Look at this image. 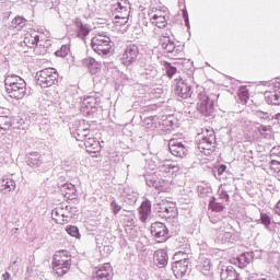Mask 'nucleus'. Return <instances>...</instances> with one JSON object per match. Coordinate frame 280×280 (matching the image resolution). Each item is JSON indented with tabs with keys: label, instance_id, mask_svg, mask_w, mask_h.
Listing matches in <instances>:
<instances>
[{
	"label": "nucleus",
	"instance_id": "obj_14",
	"mask_svg": "<svg viewBox=\"0 0 280 280\" xmlns=\"http://www.w3.org/2000/svg\"><path fill=\"white\" fill-rule=\"evenodd\" d=\"M168 148L173 156H178L179 159H183V156L187 154V148H185V145H183L177 140H171Z\"/></svg>",
	"mask_w": 280,
	"mask_h": 280
},
{
	"label": "nucleus",
	"instance_id": "obj_25",
	"mask_svg": "<svg viewBox=\"0 0 280 280\" xmlns=\"http://www.w3.org/2000/svg\"><path fill=\"white\" fill-rule=\"evenodd\" d=\"M26 23H27V20H25V18L18 15L12 20L11 25L15 30H23Z\"/></svg>",
	"mask_w": 280,
	"mask_h": 280
},
{
	"label": "nucleus",
	"instance_id": "obj_23",
	"mask_svg": "<svg viewBox=\"0 0 280 280\" xmlns=\"http://www.w3.org/2000/svg\"><path fill=\"white\" fill-rule=\"evenodd\" d=\"M51 218L56 224H67V222H69V215L65 214L62 211H52Z\"/></svg>",
	"mask_w": 280,
	"mask_h": 280
},
{
	"label": "nucleus",
	"instance_id": "obj_26",
	"mask_svg": "<svg viewBox=\"0 0 280 280\" xmlns=\"http://www.w3.org/2000/svg\"><path fill=\"white\" fill-rule=\"evenodd\" d=\"M12 128V117L0 116V130H10Z\"/></svg>",
	"mask_w": 280,
	"mask_h": 280
},
{
	"label": "nucleus",
	"instance_id": "obj_12",
	"mask_svg": "<svg viewBox=\"0 0 280 280\" xmlns=\"http://www.w3.org/2000/svg\"><path fill=\"white\" fill-rule=\"evenodd\" d=\"M94 280H113V267L110 264H104L93 275Z\"/></svg>",
	"mask_w": 280,
	"mask_h": 280
},
{
	"label": "nucleus",
	"instance_id": "obj_2",
	"mask_svg": "<svg viewBox=\"0 0 280 280\" xmlns=\"http://www.w3.org/2000/svg\"><path fill=\"white\" fill-rule=\"evenodd\" d=\"M71 270V252L67 249L57 250L52 256V272L57 277H65Z\"/></svg>",
	"mask_w": 280,
	"mask_h": 280
},
{
	"label": "nucleus",
	"instance_id": "obj_32",
	"mask_svg": "<svg viewBox=\"0 0 280 280\" xmlns=\"http://www.w3.org/2000/svg\"><path fill=\"white\" fill-rule=\"evenodd\" d=\"M200 270L203 275H207L211 270V259L205 258L200 264Z\"/></svg>",
	"mask_w": 280,
	"mask_h": 280
},
{
	"label": "nucleus",
	"instance_id": "obj_19",
	"mask_svg": "<svg viewBox=\"0 0 280 280\" xmlns=\"http://www.w3.org/2000/svg\"><path fill=\"white\" fill-rule=\"evenodd\" d=\"M115 14H124L125 16H130V2H128V0H119L117 2V8L115 9Z\"/></svg>",
	"mask_w": 280,
	"mask_h": 280
},
{
	"label": "nucleus",
	"instance_id": "obj_33",
	"mask_svg": "<svg viewBox=\"0 0 280 280\" xmlns=\"http://www.w3.org/2000/svg\"><path fill=\"white\" fill-rule=\"evenodd\" d=\"M244 259H246V256L241 255L238 258H232L230 260V264H233L234 266H238V268H245L246 262H242V261H244Z\"/></svg>",
	"mask_w": 280,
	"mask_h": 280
},
{
	"label": "nucleus",
	"instance_id": "obj_7",
	"mask_svg": "<svg viewBox=\"0 0 280 280\" xmlns=\"http://www.w3.org/2000/svg\"><path fill=\"white\" fill-rule=\"evenodd\" d=\"M180 257H184V259H180ZM175 259L176 260L173 264L172 270L177 279H180L182 277H185L187 273V270L189 268V258L187 256V253L185 252H176L175 253Z\"/></svg>",
	"mask_w": 280,
	"mask_h": 280
},
{
	"label": "nucleus",
	"instance_id": "obj_13",
	"mask_svg": "<svg viewBox=\"0 0 280 280\" xmlns=\"http://www.w3.org/2000/svg\"><path fill=\"white\" fill-rule=\"evenodd\" d=\"M81 67H85L86 69H89L92 75H95L96 73H100V71H102V63H100L93 57H86L82 59Z\"/></svg>",
	"mask_w": 280,
	"mask_h": 280
},
{
	"label": "nucleus",
	"instance_id": "obj_40",
	"mask_svg": "<svg viewBox=\"0 0 280 280\" xmlns=\"http://www.w3.org/2000/svg\"><path fill=\"white\" fill-rule=\"evenodd\" d=\"M176 73V67H170L167 69V75L168 78H172V75H174Z\"/></svg>",
	"mask_w": 280,
	"mask_h": 280
},
{
	"label": "nucleus",
	"instance_id": "obj_18",
	"mask_svg": "<svg viewBox=\"0 0 280 280\" xmlns=\"http://www.w3.org/2000/svg\"><path fill=\"white\" fill-rule=\"evenodd\" d=\"M14 189V180L8 176L0 177V191L2 194H8Z\"/></svg>",
	"mask_w": 280,
	"mask_h": 280
},
{
	"label": "nucleus",
	"instance_id": "obj_17",
	"mask_svg": "<svg viewBox=\"0 0 280 280\" xmlns=\"http://www.w3.org/2000/svg\"><path fill=\"white\" fill-rule=\"evenodd\" d=\"M221 280H240V273L233 268V266H228L222 269L220 273Z\"/></svg>",
	"mask_w": 280,
	"mask_h": 280
},
{
	"label": "nucleus",
	"instance_id": "obj_29",
	"mask_svg": "<svg viewBox=\"0 0 280 280\" xmlns=\"http://www.w3.org/2000/svg\"><path fill=\"white\" fill-rule=\"evenodd\" d=\"M90 32L91 31L88 28L86 25H83V24L78 25L77 34H78L79 38H86V36H89Z\"/></svg>",
	"mask_w": 280,
	"mask_h": 280
},
{
	"label": "nucleus",
	"instance_id": "obj_43",
	"mask_svg": "<svg viewBox=\"0 0 280 280\" xmlns=\"http://www.w3.org/2000/svg\"><path fill=\"white\" fill-rule=\"evenodd\" d=\"M148 126H150V128H156V124L154 122L148 124Z\"/></svg>",
	"mask_w": 280,
	"mask_h": 280
},
{
	"label": "nucleus",
	"instance_id": "obj_22",
	"mask_svg": "<svg viewBox=\"0 0 280 280\" xmlns=\"http://www.w3.org/2000/svg\"><path fill=\"white\" fill-rule=\"evenodd\" d=\"M266 98L269 104H273V106H280V88L271 92H267Z\"/></svg>",
	"mask_w": 280,
	"mask_h": 280
},
{
	"label": "nucleus",
	"instance_id": "obj_4",
	"mask_svg": "<svg viewBox=\"0 0 280 280\" xmlns=\"http://www.w3.org/2000/svg\"><path fill=\"white\" fill-rule=\"evenodd\" d=\"M91 47L98 56H110L113 54V45H110V37L106 35H95L92 38Z\"/></svg>",
	"mask_w": 280,
	"mask_h": 280
},
{
	"label": "nucleus",
	"instance_id": "obj_9",
	"mask_svg": "<svg viewBox=\"0 0 280 280\" xmlns=\"http://www.w3.org/2000/svg\"><path fill=\"white\" fill-rule=\"evenodd\" d=\"M167 19H170V15L165 10L153 8L149 11V21L155 27H167Z\"/></svg>",
	"mask_w": 280,
	"mask_h": 280
},
{
	"label": "nucleus",
	"instance_id": "obj_28",
	"mask_svg": "<svg viewBox=\"0 0 280 280\" xmlns=\"http://www.w3.org/2000/svg\"><path fill=\"white\" fill-rule=\"evenodd\" d=\"M238 97H240L241 102L246 104L248 102V100H250V94L248 93V89H246L245 86L240 88Z\"/></svg>",
	"mask_w": 280,
	"mask_h": 280
},
{
	"label": "nucleus",
	"instance_id": "obj_11",
	"mask_svg": "<svg viewBox=\"0 0 280 280\" xmlns=\"http://www.w3.org/2000/svg\"><path fill=\"white\" fill-rule=\"evenodd\" d=\"M151 234L156 237L159 242H165L168 237V231L165 224L155 222L151 225Z\"/></svg>",
	"mask_w": 280,
	"mask_h": 280
},
{
	"label": "nucleus",
	"instance_id": "obj_30",
	"mask_svg": "<svg viewBox=\"0 0 280 280\" xmlns=\"http://www.w3.org/2000/svg\"><path fill=\"white\" fill-rule=\"evenodd\" d=\"M95 97L89 96L83 100V106L86 108V110H93L95 108Z\"/></svg>",
	"mask_w": 280,
	"mask_h": 280
},
{
	"label": "nucleus",
	"instance_id": "obj_36",
	"mask_svg": "<svg viewBox=\"0 0 280 280\" xmlns=\"http://www.w3.org/2000/svg\"><path fill=\"white\" fill-rule=\"evenodd\" d=\"M141 211H151L152 210V203H150L149 200L143 201L140 206Z\"/></svg>",
	"mask_w": 280,
	"mask_h": 280
},
{
	"label": "nucleus",
	"instance_id": "obj_27",
	"mask_svg": "<svg viewBox=\"0 0 280 280\" xmlns=\"http://www.w3.org/2000/svg\"><path fill=\"white\" fill-rule=\"evenodd\" d=\"M128 19H130V15L115 13L114 23L121 27V25H126V23H128Z\"/></svg>",
	"mask_w": 280,
	"mask_h": 280
},
{
	"label": "nucleus",
	"instance_id": "obj_35",
	"mask_svg": "<svg viewBox=\"0 0 280 280\" xmlns=\"http://www.w3.org/2000/svg\"><path fill=\"white\" fill-rule=\"evenodd\" d=\"M172 43V40H170V37H162L160 38V46L162 47V49H166V47Z\"/></svg>",
	"mask_w": 280,
	"mask_h": 280
},
{
	"label": "nucleus",
	"instance_id": "obj_38",
	"mask_svg": "<svg viewBox=\"0 0 280 280\" xmlns=\"http://www.w3.org/2000/svg\"><path fill=\"white\" fill-rule=\"evenodd\" d=\"M217 172H218L219 176H222V174H224L226 172V165L222 164V165L218 166Z\"/></svg>",
	"mask_w": 280,
	"mask_h": 280
},
{
	"label": "nucleus",
	"instance_id": "obj_10",
	"mask_svg": "<svg viewBox=\"0 0 280 280\" xmlns=\"http://www.w3.org/2000/svg\"><path fill=\"white\" fill-rule=\"evenodd\" d=\"M137 58H139V47L135 44H130L122 52L120 60L125 67H130V65L137 62Z\"/></svg>",
	"mask_w": 280,
	"mask_h": 280
},
{
	"label": "nucleus",
	"instance_id": "obj_15",
	"mask_svg": "<svg viewBox=\"0 0 280 280\" xmlns=\"http://www.w3.org/2000/svg\"><path fill=\"white\" fill-rule=\"evenodd\" d=\"M175 95H177V97H182L183 100H187V97H190V88L189 85H187V83L179 81L176 84L175 88Z\"/></svg>",
	"mask_w": 280,
	"mask_h": 280
},
{
	"label": "nucleus",
	"instance_id": "obj_46",
	"mask_svg": "<svg viewBox=\"0 0 280 280\" xmlns=\"http://www.w3.org/2000/svg\"><path fill=\"white\" fill-rule=\"evenodd\" d=\"M219 209H224V207H222V206H219Z\"/></svg>",
	"mask_w": 280,
	"mask_h": 280
},
{
	"label": "nucleus",
	"instance_id": "obj_44",
	"mask_svg": "<svg viewBox=\"0 0 280 280\" xmlns=\"http://www.w3.org/2000/svg\"><path fill=\"white\" fill-rule=\"evenodd\" d=\"M213 205H215V201L210 202V207H213Z\"/></svg>",
	"mask_w": 280,
	"mask_h": 280
},
{
	"label": "nucleus",
	"instance_id": "obj_37",
	"mask_svg": "<svg viewBox=\"0 0 280 280\" xmlns=\"http://www.w3.org/2000/svg\"><path fill=\"white\" fill-rule=\"evenodd\" d=\"M260 220L261 224H264L265 226H270V217H268V214L262 213Z\"/></svg>",
	"mask_w": 280,
	"mask_h": 280
},
{
	"label": "nucleus",
	"instance_id": "obj_34",
	"mask_svg": "<svg viewBox=\"0 0 280 280\" xmlns=\"http://www.w3.org/2000/svg\"><path fill=\"white\" fill-rule=\"evenodd\" d=\"M270 170L273 174H280V161L271 160Z\"/></svg>",
	"mask_w": 280,
	"mask_h": 280
},
{
	"label": "nucleus",
	"instance_id": "obj_1",
	"mask_svg": "<svg viewBox=\"0 0 280 280\" xmlns=\"http://www.w3.org/2000/svg\"><path fill=\"white\" fill-rule=\"evenodd\" d=\"M4 86L12 100H23L27 95V83L16 74H10L4 79Z\"/></svg>",
	"mask_w": 280,
	"mask_h": 280
},
{
	"label": "nucleus",
	"instance_id": "obj_41",
	"mask_svg": "<svg viewBox=\"0 0 280 280\" xmlns=\"http://www.w3.org/2000/svg\"><path fill=\"white\" fill-rule=\"evenodd\" d=\"M221 198L224 200V202H229L230 200L229 194H226V191L221 192Z\"/></svg>",
	"mask_w": 280,
	"mask_h": 280
},
{
	"label": "nucleus",
	"instance_id": "obj_31",
	"mask_svg": "<svg viewBox=\"0 0 280 280\" xmlns=\"http://www.w3.org/2000/svg\"><path fill=\"white\" fill-rule=\"evenodd\" d=\"M66 231H67L68 234L71 235V237H75L77 240H80L81 235H80V230H78V226L68 225L66 228Z\"/></svg>",
	"mask_w": 280,
	"mask_h": 280
},
{
	"label": "nucleus",
	"instance_id": "obj_3",
	"mask_svg": "<svg viewBox=\"0 0 280 280\" xmlns=\"http://www.w3.org/2000/svg\"><path fill=\"white\" fill-rule=\"evenodd\" d=\"M196 142L199 152L209 155L215 148V131L212 128H203L201 132L197 135Z\"/></svg>",
	"mask_w": 280,
	"mask_h": 280
},
{
	"label": "nucleus",
	"instance_id": "obj_8",
	"mask_svg": "<svg viewBox=\"0 0 280 280\" xmlns=\"http://www.w3.org/2000/svg\"><path fill=\"white\" fill-rule=\"evenodd\" d=\"M197 109L203 115V117H211L215 113V102L209 97L206 93H200L198 95Z\"/></svg>",
	"mask_w": 280,
	"mask_h": 280
},
{
	"label": "nucleus",
	"instance_id": "obj_6",
	"mask_svg": "<svg viewBox=\"0 0 280 280\" xmlns=\"http://www.w3.org/2000/svg\"><path fill=\"white\" fill-rule=\"evenodd\" d=\"M58 80V71L54 68H46L36 73L37 84L44 89L54 86Z\"/></svg>",
	"mask_w": 280,
	"mask_h": 280
},
{
	"label": "nucleus",
	"instance_id": "obj_21",
	"mask_svg": "<svg viewBox=\"0 0 280 280\" xmlns=\"http://www.w3.org/2000/svg\"><path fill=\"white\" fill-rule=\"evenodd\" d=\"M167 252L165 249H158L154 253V261L158 266L163 267L167 265Z\"/></svg>",
	"mask_w": 280,
	"mask_h": 280
},
{
	"label": "nucleus",
	"instance_id": "obj_42",
	"mask_svg": "<svg viewBox=\"0 0 280 280\" xmlns=\"http://www.w3.org/2000/svg\"><path fill=\"white\" fill-rule=\"evenodd\" d=\"M2 279L3 280H10V272L7 271L5 273H3Z\"/></svg>",
	"mask_w": 280,
	"mask_h": 280
},
{
	"label": "nucleus",
	"instance_id": "obj_39",
	"mask_svg": "<svg viewBox=\"0 0 280 280\" xmlns=\"http://www.w3.org/2000/svg\"><path fill=\"white\" fill-rule=\"evenodd\" d=\"M149 215H150V214L148 213V211H141V212H140V220H141V222H147Z\"/></svg>",
	"mask_w": 280,
	"mask_h": 280
},
{
	"label": "nucleus",
	"instance_id": "obj_5",
	"mask_svg": "<svg viewBox=\"0 0 280 280\" xmlns=\"http://www.w3.org/2000/svg\"><path fill=\"white\" fill-rule=\"evenodd\" d=\"M77 132L79 137L78 141H82V137H85L84 145L89 154H100V152H102V144L100 143V141L94 137H89V132H91V130L82 129L81 127H79L77 129Z\"/></svg>",
	"mask_w": 280,
	"mask_h": 280
},
{
	"label": "nucleus",
	"instance_id": "obj_45",
	"mask_svg": "<svg viewBox=\"0 0 280 280\" xmlns=\"http://www.w3.org/2000/svg\"><path fill=\"white\" fill-rule=\"evenodd\" d=\"M187 21H189V18H186L185 22L187 23Z\"/></svg>",
	"mask_w": 280,
	"mask_h": 280
},
{
	"label": "nucleus",
	"instance_id": "obj_48",
	"mask_svg": "<svg viewBox=\"0 0 280 280\" xmlns=\"http://www.w3.org/2000/svg\"><path fill=\"white\" fill-rule=\"evenodd\" d=\"M279 215H280V212H279Z\"/></svg>",
	"mask_w": 280,
	"mask_h": 280
},
{
	"label": "nucleus",
	"instance_id": "obj_47",
	"mask_svg": "<svg viewBox=\"0 0 280 280\" xmlns=\"http://www.w3.org/2000/svg\"><path fill=\"white\" fill-rule=\"evenodd\" d=\"M184 16H187V13L184 12Z\"/></svg>",
	"mask_w": 280,
	"mask_h": 280
},
{
	"label": "nucleus",
	"instance_id": "obj_20",
	"mask_svg": "<svg viewBox=\"0 0 280 280\" xmlns=\"http://www.w3.org/2000/svg\"><path fill=\"white\" fill-rule=\"evenodd\" d=\"M63 197L66 200H75L78 198V190L73 184H66L63 186Z\"/></svg>",
	"mask_w": 280,
	"mask_h": 280
},
{
	"label": "nucleus",
	"instance_id": "obj_16",
	"mask_svg": "<svg viewBox=\"0 0 280 280\" xmlns=\"http://www.w3.org/2000/svg\"><path fill=\"white\" fill-rule=\"evenodd\" d=\"M38 40H39V37L36 31H31V32L28 31L25 33L23 42L26 47H30L32 49L36 47V45H38Z\"/></svg>",
	"mask_w": 280,
	"mask_h": 280
},
{
	"label": "nucleus",
	"instance_id": "obj_24",
	"mask_svg": "<svg viewBox=\"0 0 280 280\" xmlns=\"http://www.w3.org/2000/svg\"><path fill=\"white\" fill-rule=\"evenodd\" d=\"M167 54H183L185 51V45L179 44V45H174L173 42H171L167 46L166 49H164Z\"/></svg>",
	"mask_w": 280,
	"mask_h": 280
}]
</instances>
